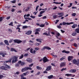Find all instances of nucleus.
Instances as JSON below:
<instances>
[{"label": "nucleus", "instance_id": "f257e3e1", "mask_svg": "<svg viewBox=\"0 0 79 79\" xmlns=\"http://www.w3.org/2000/svg\"><path fill=\"white\" fill-rule=\"evenodd\" d=\"M5 66H2L0 67V69L2 70H4L5 71H7L8 69H11L10 66L6 64H4Z\"/></svg>", "mask_w": 79, "mask_h": 79}, {"label": "nucleus", "instance_id": "f03ea898", "mask_svg": "<svg viewBox=\"0 0 79 79\" xmlns=\"http://www.w3.org/2000/svg\"><path fill=\"white\" fill-rule=\"evenodd\" d=\"M18 56H14L12 60V63L13 64L14 63H15V62H17V61H18Z\"/></svg>", "mask_w": 79, "mask_h": 79}, {"label": "nucleus", "instance_id": "7ed1b4c3", "mask_svg": "<svg viewBox=\"0 0 79 79\" xmlns=\"http://www.w3.org/2000/svg\"><path fill=\"white\" fill-rule=\"evenodd\" d=\"M13 41L14 43H17V44H20V43H21V42H23V41L22 40H19L18 39L14 40H13Z\"/></svg>", "mask_w": 79, "mask_h": 79}, {"label": "nucleus", "instance_id": "20e7f679", "mask_svg": "<svg viewBox=\"0 0 79 79\" xmlns=\"http://www.w3.org/2000/svg\"><path fill=\"white\" fill-rule=\"evenodd\" d=\"M74 23L73 22H70V23H66L64 22L62 23V24L63 26H64V25H70V24H74Z\"/></svg>", "mask_w": 79, "mask_h": 79}, {"label": "nucleus", "instance_id": "39448f33", "mask_svg": "<svg viewBox=\"0 0 79 79\" xmlns=\"http://www.w3.org/2000/svg\"><path fill=\"white\" fill-rule=\"evenodd\" d=\"M45 49H46V50H52L51 48H50L48 46H44L43 48L41 49V50H44Z\"/></svg>", "mask_w": 79, "mask_h": 79}, {"label": "nucleus", "instance_id": "423d86ee", "mask_svg": "<svg viewBox=\"0 0 79 79\" xmlns=\"http://www.w3.org/2000/svg\"><path fill=\"white\" fill-rule=\"evenodd\" d=\"M43 61L44 63H46V62H47V61H49V60L47 57L44 56L43 58Z\"/></svg>", "mask_w": 79, "mask_h": 79}, {"label": "nucleus", "instance_id": "0eeeda50", "mask_svg": "<svg viewBox=\"0 0 79 79\" xmlns=\"http://www.w3.org/2000/svg\"><path fill=\"white\" fill-rule=\"evenodd\" d=\"M18 63L21 64V66H24V65H25V63L24 62H22L21 60H19L18 61Z\"/></svg>", "mask_w": 79, "mask_h": 79}, {"label": "nucleus", "instance_id": "6e6552de", "mask_svg": "<svg viewBox=\"0 0 79 79\" xmlns=\"http://www.w3.org/2000/svg\"><path fill=\"white\" fill-rule=\"evenodd\" d=\"M30 53H33V54H35L36 52V51H35V50H33V49L31 48L30 49Z\"/></svg>", "mask_w": 79, "mask_h": 79}, {"label": "nucleus", "instance_id": "1a4fd4ad", "mask_svg": "<svg viewBox=\"0 0 79 79\" xmlns=\"http://www.w3.org/2000/svg\"><path fill=\"white\" fill-rule=\"evenodd\" d=\"M52 69V66H48V67H47L46 69V71H50Z\"/></svg>", "mask_w": 79, "mask_h": 79}, {"label": "nucleus", "instance_id": "9d476101", "mask_svg": "<svg viewBox=\"0 0 79 79\" xmlns=\"http://www.w3.org/2000/svg\"><path fill=\"white\" fill-rule=\"evenodd\" d=\"M69 73H74L76 72V70L75 69H72L69 70Z\"/></svg>", "mask_w": 79, "mask_h": 79}, {"label": "nucleus", "instance_id": "9b49d317", "mask_svg": "<svg viewBox=\"0 0 79 79\" xmlns=\"http://www.w3.org/2000/svg\"><path fill=\"white\" fill-rule=\"evenodd\" d=\"M73 63L74 64H76L77 66V60L74 59L73 60Z\"/></svg>", "mask_w": 79, "mask_h": 79}, {"label": "nucleus", "instance_id": "f8f14e48", "mask_svg": "<svg viewBox=\"0 0 79 79\" xmlns=\"http://www.w3.org/2000/svg\"><path fill=\"white\" fill-rule=\"evenodd\" d=\"M26 15H24V19H28V20H32V19L31 18H29V17H26Z\"/></svg>", "mask_w": 79, "mask_h": 79}, {"label": "nucleus", "instance_id": "ddd939ff", "mask_svg": "<svg viewBox=\"0 0 79 79\" xmlns=\"http://www.w3.org/2000/svg\"><path fill=\"white\" fill-rule=\"evenodd\" d=\"M32 34V31H28L26 33L27 35H31Z\"/></svg>", "mask_w": 79, "mask_h": 79}, {"label": "nucleus", "instance_id": "4468645a", "mask_svg": "<svg viewBox=\"0 0 79 79\" xmlns=\"http://www.w3.org/2000/svg\"><path fill=\"white\" fill-rule=\"evenodd\" d=\"M77 27V24H73L72 26V27L73 29H75Z\"/></svg>", "mask_w": 79, "mask_h": 79}, {"label": "nucleus", "instance_id": "2eb2a0df", "mask_svg": "<svg viewBox=\"0 0 79 79\" xmlns=\"http://www.w3.org/2000/svg\"><path fill=\"white\" fill-rule=\"evenodd\" d=\"M65 65H66V63L65 62H62L61 63L60 66L61 67H63V66H65Z\"/></svg>", "mask_w": 79, "mask_h": 79}, {"label": "nucleus", "instance_id": "dca6fc26", "mask_svg": "<svg viewBox=\"0 0 79 79\" xmlns=\"http://www.w3.org/2000/svg\"><path fill=\"white\" fill-rule=\"evenodd\" d=\"M27 62H29V63H31L32 62V60L30 59V58H27Z\"/></svg>", "mask_w": 79, "mask_h": 79}, {"label": "nucleus", "instance_id": "f3484780", "mask_svg": "<svg viewBox=\"0 0 79 79\" xmlns=\"http://www.w3.org/2000/svg\"><path fill=\"white\" fill-rule=\"evenodd\" d=\"M62 53H66L67 54H69L70 53V51H67L65 50H63L62 52Z\"/></svg>", "mask_w": 79, "mask_h": 79}, {"label": "nucleus", "instance_id": "a211bd4d", "mask_svg": "<svg viewBox=\"0 0 79 79\" xmlns=\"http://www.w3.org/2000/svg\"><path fill=\"white\" fill-rule=\"evenodd\" d=\"M10 51L11 52H17V51H16V49L13 48H10Z\"/></svg>", "mask_w": 79, "mask_h": 79}, {"label": "nucleus", "instance_id": "6ab92c4d", "mask_svg": "<svg viewBox=\"0 0 79 79\" xmlns=\"http://www.w3.org/2000/svg\"><path fill=\"white\" fill-rule=\"evenodd\" d=\"M73 56H69L68 57V60L69 61H71V60H72V59H73Z\"/></svg>", "mask_w": 79, "mask_h": 79}, {"label": "nucleus", "instance_id": "aec40b11", "mask_svg": "<svg viewBox=\"0 0 79 79\" xmlns=\"http://www.w3.org/2000/svg\"><path fill=\"white\" fill-rule=\"evenodd\" d=\"M27 71V69H26V67H25L24 68H22L21 69V71L22 73H23V72H24V71Z\"/></svg>", "mask_w": 79, "mask_h": 79}, {"label": "nucleus", "instance_id": "412c9836", "mask_svg": "<svg viewBox=\"0 0 79 79\" xmlns=\"http://www.w3.org/2000/svg\"><path fill=\"white\" fill-rule=\"evenodd\" d=\"M75 31L77 33V34H79V28L76 29Z\"/></svg>", "mask_w": 79, "mask_h": 79}, {"label": "nucleus", "instance_id": "4be33fe9", "mask_svg": "<svg viewBox=\"0 0 79 79\" xmlns=\"http://www.w3.org/2000/svg\"><path fill=\"white\" fill-rule=\"evenodd\" d=\"M4 42L6 45H9V43H8V40H5L4 41Z\"/></svg>", "mask_w": 79, "mask_h": 79}, {"label": "nucleus", "instance_id": "5701e85b", "mask_svg": "<svg viewBox=\"0 0 79 79\" xmlns=\"http://www.w3.org/2000/svg\"><path fill=\"white\" fill-rule=\"evenodd\" d=\"M12 59L13 58L10 59L8 60H7L5 61V63H10L11 61V60H12Z\"/></svg>", "mask_w": 79, "mask_h": 79}, {"label": "nucleus", "instance_id": "b1692460", "mask_svg": "<svg viewBox=\"0 0 79 79\" xmlns=\"http://www.w3.org/2000/svg\"><path fill=\"white\" fill-rule=\"evenodd\" d=\"M29 9H30V7H27L26 9H25V11L26 12H27L28 10H29Z\"/></svg>", "mask_w": 79, "mask_h": 79}, {"label": "nucleus", "instance_id": "393cba45", "mask_svg": "<svg viewBox=\"0 0 79 79\" xmlns=\"http://www.w3.org/2000/svg\"><path fill=\"white\" fill-rule=\"evenodd\" d=\"M37 69H39V70H41L42 68V67H40L39 66H37L36 67Z\"/></svg>", "mask_w": 79, "mask_h": 79}, {"label": "nucleus", "instance_id": "a878e982", "mask_svg": "<svg viewBox=\"0 0 79 79\" xmlns=\"http://www.w3.org/2000/svg\"><path fill=\"white\" fill-rule=\"evenodd\" d=\"M53 75H51L49 76H48V79H52L53 78Z\"/></svg>", "mask_w": 79, "mask_h": 79}, {"label": "nucleus", "instance_id": "bb28decb", "mask_svg": "<svg viewBox=\"0 0 79 79\" xmlns=\"http://www.w3.org/2000/svg\"><path fill=\"white\" fill-rule=\"evenodd\" d=\"M26 69H27V70H29H29H32V68L31 67H26Z\"/></svg>", "mask_w": 79, "mask_h": 79}, {"label": "nucleus", "instance_id": "cd10ccee", "mask_svg": "<svg viewBox=\"0 0 79 79\" xmlns=\"http://www.w3.org/2000/svg\"><path fill=\"white\" fill-rule=\"evenodd\" d=\"M72 35L73 36H76V35H77V33H76V32H73L72 33Z\"/></svg>", "mask_w": 79, "mask_h": 79}, {"label": "nucleus", "instance_id": "c85d7f7f", "mask_svg": "<svg viewBox=\"0 0 79 79\" xmlns=\"http://www.w3.org/2000/svg\"><path fill=\"white\" fill-rule=\"evenodd\" d=\"M65 76H71L72 74H66L65 75Z\"/></svg>", "mask_w": 79, "mask_h": 79}, {"label": "nucleus", "instance_id": "c756f323", "mask_svg": "<svg viewBox=\"0 0 79 79\" xmlns=\"http://www.w3.org/2000/svg\"><path fill=\"white\" fill-rule=\"evenodd\" d=\"M36 40L37 42H42V41H41V40L40 39H36Z\"/></svg>", "mask_w": 79, "mask_h": 79}, {"label": "nucleus", "instance_id": "7c9ffc66", "mask_svg": "<svg viewBox=\"0 0 79 79\" xmlns=\"http://www.w3.org/2000/svg\"><path fill=\"white\" fill-rule=\"evenodd\" d=\"M35 31L37 32H40V28H38L35 29Z\"/></svg>", "mask_w": 79, "mask_h": 79}, {"label": "nucleus", "instance_id": "2f4dec72", "mask_svg": "<svg viewBox=\"0 0 79 79\" xmlns=\"http://www.w3.org/2000/svg\"><path fill=\"white\" fill-rule=\"evenodd\" d=\"M34 45H35V46H39V45H40V43H35L34 44Z\"/></svg>", "mask_w": 79, "mask_h": 79}, {"label": "nucleus", "instance_id": "473e14b6", "mask_svg": "<svg viewBox=\"0 0 79 79\" xmlns=\"http://www.w3.org/2000/svg\"><path fill=\"white\" fill-rule=\"evenodd\" d=\"M45 26V24H42L41 25H40V27H43Z\"/></svg>", "mask_w": 79, "mask_h": 79}, {"label": "nucleus", "instance_id": "72a5a7b5", "mask_svg": "<svg viewBox=\"0 0 79 79\" xmlns=\"http://www.w3.org/2000/svg\"><path fill=\"white\" fill-rule=\"evenodd\" d=\"M28 27L26 26H23V29H27Z\"/></svg>", "mask_w": 79, "mask_h": 79}, {"label": "nucleus", "instance_id": "f704fd0d", "mask_svg": "<svg viewBox=\"0 0 79 79\" xmlns=\"http://www.w3.org/2000/svg\"><path fill=\"white\" fill-rule=\"evenodd\" d=\"M23 57H24V55H23V54H22L20 56L19 59H22Z\"/></svg>", "mask_w": 79, "mask_h": 79}, {"label": "nucleus", "instance_id": "c9c22d12", "mask_svg": "<svg viewBox=\"0 0 79 79\" xmlns=\"http://www.w3.org/2000/svg\"><path fill=\"white\" fill-rule=\"evenodd\" d=\"M65 57H62L60 59V61H62V60H65Z\"/></svg>", "mask_w": 79, "mask_h": 79}, {"label": "nucleus", "instance_id": "e433bc0d", "mask_svg": "<svg viewBox=\"0 0 79 79\" xmlns=\"http://www.w3.org/2000/svg\"><path fill=\"white\" fill-rule=\"evenodd\" d=\"M16 29H18L19 30L18 31V32H21V31H20L21 30V29L19 27H17L16 28Z\"/></svg>", "mask_w": 79, "mask_h": 79}, {"label": "nucleus", "instance_id": "4c0bfd02", "mask_svg": "<svg viewBox=\"0 0 79 79\" xmlns=\"http://www.w3.org/2000/svg\"><path fill=\"white\" fill-rule=\"evenodd\" d=\"M53 3H55V4H61V2H53Z\"/></svg>", "mask_w": 79, "mask_h": 79}, {"label": "nucleus", "instance_id": "58836bf2", "mask_svg": "<svg viewBox=\"0 0 79 79\" xmlns=\"http://www.w3.org/2000/svg\"><path fill=\"white\" fill-rule=\"evenodd\" d=\"M66 69H67L66 68H63L61 70V71H65V70H66Z\"/></svg>", "mask_w": 79, "mask_h": 79}, {"label": "nucleus", "instance_id": "ea45409f", "mask_svg": "<svg viewBox=\"0 0 79 79\" xmlns=\"http://www.w3.org/2000/svg\"><path fill=\"white\" fill-rule=\"evenodd\" d=\"M13 23L12 22L10 23V24H9V26H13Z\"/></svg>", "mask_w": 79, "mask_h": 79}, {"label": "nucleus", "instance_id": "a19ab883", "mask_svg": "<svg viewBox=\"0 0 79 79\" xmlns=\"http://www.w3.org/2000/svg\"><path fill=\"white\" fill-rule=\"evenodd\" d=\"M43 34V35H47V36H49V35H48V33H47V32L44 33Z\"/></svg>", "mask_w": 79, "mask_h": 79}, {"label": "nucleus", "instance_id": "79ce46f5", "mask_svg": "<svg viewBox=\"0 0 79 79\" xmlns=\"http://www.w3.org/2000/svg\"><path fill=\"white\" fill-rule=\"evenodd\" d=\"M28 55H29V54H28V53H26V54H25L24 55V56L25 57H27V56H28Z\"/></svg>", "mask_w": 79, "mask_h": 79}, {"label": "nucleus", "instance_id": "37998d69", "mask_svg": "<svg viewBox=\"0 0 79 79\" xmlns=\"http://www.w3.org/2000/svg\"><path fill=\"white\" fill-rule=\"evenodd\" d=\"M76 13H73L72 14V16H76Z\"/></svg>", "mask_w": 79, "mask_h": 79}, {"label": "nucleus", "instance_id": "c03bdc74", "mask_svg": "<svg viewBox=\"0 0 79 79\" xmlns=\"http://www.w3.org/2000/svg\"><path fill=\"white\" fill-rule=\"evenodd\" d=\"M73 45L74 47H77V44L76 43H74Z\"/></svg>", "mask_w": 79, "mask_h": 79}, {"label": "nucleus", "instance_id": "a18cd8bd", "mask_svg": "<svg viewBox=\"0 0 79 79\" xmlns=\"http://www.w3.org/2000/svg\"><path fill=\"white\" fill-rule=\"evenodd\" d=\"M30 17L31 18H32V19H35V16H33L32 15H31L30 16Z\"/></svg>", "mask_w": 79, "mask_h": 79}, {"label": "nucleus", "instance_id": "49530a36", "mask_svg": "<svg viewBox=\"0 0 79 79\" xmlns=\"http://www.w3.org/2000/svg\"><path fill=\"white\" fill-rule=\"evenodd\" d=\"M11 2L12 3H16V0H14L13 1H11Z\"/></svg>", "mask_w": 79, "mask_h": 79}, {"label": "nucleus", "instance_id": "de8ad7c7", "mask_svg": "<svg viewBox=\"0 0 79 79\" xmlns=\"http://www.w3.org/2000/svg\"><path fill=\"white\" fill-rule=\"evenodd\" d=\"M2 21H3V17H0V22Z\"/></svg>", "mask_w": 79, "mask_h": 79}, {"label": "nucleus", "instance_id": "09e8293b", "mask_svg": "<svg viewBox=\"0 0 79 79\" xmlns=\"http://www.w3.org/2000/svg\"><path fill=\"white\" fill-rule=\"evenodd\" d=\"M77 66H79V59L77 60Z\"/></svg>", "mask_w": 79, "mask_h": 79}, {"label": "nucleus", "instance_id": "8fccbe9b", "mask_svg": "<svg viewBox=\"0 0 79 79\" xmlns=\"http://www.w3.org/2000/svg\"><path fill=\"white\" fill-rule=\"evenodd\" d=\"M19 64V63H17V64H15V67H18V66H19V64Z\"/></svg>", "mask_w": 79, "mask_h": 79}, {"label": "nucleus", "instance_id": "3c124183", "mask_svg": "<svg viewBox=\"0 0 79 79\" xmlns=\"http://www.w3.org/2000/svg\"><path fill=\"white\" fill-rule=\"evenodd\" d=\"M33 64H31L29 65V67H32V66H33Z\"/></svg>", "mask_w": 79, "mask_h": 79}, {"label": "nucleus", "instance_id": "603ef678", "mask_svg": "<svg viewBox=\"0 0 79 79\" xmlns=\"http://www.w3.org/2000/svg\"><path fill=\"white\" fill-rule=\"evenodd\" d=\"M57 15H59L60 16L61 15H62L63 13H59L57 14Z\"/></svg>", "mask_w": 79, "mask_h": 79}, {"label": "nucleus", "instance_id": "864d4df0", "mask_svg": "<svg viewBox=\"0 0 79 79\" xmlns=\"http://www.w3.org/2000/svg\"><path fill=\"white\" fill-rule=\"evenodd\" d=\"M3 77V75H0V79H2V78Z\"/></svg>", "mask_w": 79, "mask_h": 79}, {"label": "nucleus", "instance_id": "5fc2aeb1", "mask_svg": "<svg viewBox=\"0 0 79 79\" xmlns=\"http://www.w3.org/2000/svg\"><path fill=\"white\" fill-rule=\"evenodd\" d=\"M40 74V72H38L37 74H35V75H39Z\"/></svg>", "mask_w": 79, "mask_h": 79}, {"label": "nucleus", "instance_id": "6e6d98bb", "mask_svg": "<svg viewBox=\"0 0 79 79\" xmlns=\"http://www.w3.org/2000/svg\"><path fill=\"white\" fill-rule=\"evenodd\" d=\"M35 50H39V48H35Z\"/></svg>", "mask_w": 79, "mask_h": 79}, {"label": "nucleus", "instance_id": "4d7b16f0", "mask_svg": "<svg viewBox=\"0 0 79 79\" xmlns=\"http://www.w3.org/2000/svg\"><path fill=\"white\" fill-rule=\"evenodd\" d=\"M47 17L46 16H44L43 17V19H46L47 18Z\"/></svg>", "mask_w": 79, "mask_h": 79}, {"label": "nucleus", "instance_id": "13d9d810", "mask_svg": "<svg viewBox=\"0 0 79 79\" xmlns=\"http://www.w3.org/2000/svg\"><path fill=\"white\" fill-rule=\"evenodd\" d=\"M35 34L36 35V34H39V33L38 31H36V32L35 33Z\"/></svg>", "mask_w": 79, "mask_h": 79}, {"label": "nucleus", "instance_id": "bf43d9fd", "mask_svg": "<svg viewBox=\"0 0 79 79\" xmlns=\"http://www.w3.org/2000/svg\"><path fill=\"white\" fill-rule=\"evenodd\" d=\"M57 28H59V29H61V27L60 25H59L57 26Z\"/></svg>", "mask_w": 79, "mask_h": 79}, {"label": "nucleus", "instance_id": "052dcab7", "mask_svg": "<svg viewBox=\"0 0 79 79\" xmlns=\"http://www.w3.org/2000/svg\"><path fill=\"white\" fill-rule=\"evenodd\" d=\"M57 36H60V33H59V32H58L57 34H56Z\"/></svg>", "mask_w": 79, "mask_h": 79}, {"label": "nucleus", "instance_id": "680f3d73", "mask_svg": "<svg viewBox=\"0 0 79 79\" xmlns=\"http://www.w3.org/2000/svg\"><path fill=\"white\" fill-rule=\"evenodd\" d=\"M60 31L62 33H64L65 32V31H64L63 30H60Z\"/></svg>", "mask_w": 79, "mask_h": 79}, {"label": "nucleus", "instance_id": "e2e57ef3", "mask_svg": "<svg viewBox=\"0 0 79 79\" xmlns=\"http://www.w3.org/2000/svg\"><path fill=\"white\" fill-rule=\"evenodd\" d=\"M13 42V40L10 39L9 41V43H11Z\"/></svg>", "mask_w": 79, "mask_h": 79}, {"label": "nucleus", "instance_id": "0e129e2a", "mask_svg": "<svg viewBox=\"0 0 79 79\" xmlns=\"http://www.w3.org/2000/svg\"><path fill=\"white\" fill-rule=\"evenodd\" d=\"M39 6H38L36 7V11H37V10H38V8H39Z\"/></svg>", "mask_w": 79, "mask_h": 79}, {"label": "nucleus", "instance_id": "69168bd1", "mask_svg": "<svg viewBox=\"0 0 79 79\" xmlns=\"http://www.w3.org/2000/svg\"><path fill=\"white\" fill-rule=\"evenodd\" d=\"M59 21V20H56V22L55 23V24H57L58 23V22Z\"/></svg>", "mask_w": 79, "mask_h": 79}, {"label": "nucleus", "instance_id": "338daca9", "mask_svg": "<svg viewBox=\"0 0 79 79\" xmlns=\"http://www.w3.org/2000/svg\"><path fill=\"white\" fill-rule=\"evenodd\" d=\"M15 9H12L11 10V12H14L15 11Z\"/></svg>", "mask_w": 79, "mask_h": 79}, {"label": "nucleus", "instance_id": "774afa93", "mask_svg": "<svg viewBox=\"0 0 79 79\" xmlns=\"http://www.w3.org/2000/svg\"><path fill=\"white\" fill-rule=\"evenodd\" d=\"M20 79H26V78L25 77H21Z\"/></svg>", "mask_w": 79, "mask_h": 79}]
</instances>
